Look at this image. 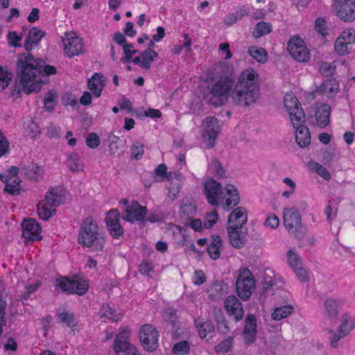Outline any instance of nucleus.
<instances>
[{
    "instance_id": "nucleus-1",
    "label": "nucleus",
    "mask_w": 355,
    "mask_h": 355,
    "mask_svg": "<svg viewBox=\"0 0 355 355\" xmlns=\"http://www.w3.org/2000/svg\"><path fill=\"white\" fill-rule=\"evenodd\" d=\"M261 96L259 75L253 69L243 71L236 82L229 76L220 77L207 94L209 103L215 107L223 105L230 96L232 103L247 107L257 103Z\"/></svg>"
},
{
    "instance_id": "nucleus-2",
    "label": "nucleus",
    "mask_w": 355,
    "mask_h": 355,
    "mask_svg": "<svg viewBox=\"0 0 355 355\" xmlns=\"http://www.w3.org/2000/svg\"><path fill=\"white\" fill-rule=\"evenodd\" d=\"M17 67L19 80L15 83L13 95L19 94L21 92L27 94L32 92H38L41 89V83H32L36 77L42 72L47 76L57 72L54 66L45 64L42 59H35L29 53L20 55Z\"/></svg>"
},
{
    "instance_id": "nucleus-3",
    "label": "nucleus",
    "mask_w": 355,
    "mask_h": 355,
    "mask_svg": "<svg viewBox=\"0 0 355 355\" xmlns=\"http://www.w3.org/2000/svg\"><path fill=\"white\" fill-rule=\"evenodd\" d=\"M78 241L83 247L94 248L96 250L103 248L105 239L101 236L98 226L91 216L83 220L79 230Z\"/></svg>"
},
{
    "instance_id": "nucleus-4",
    "label": "nucleus",
    "mask_w": 355,
    "mask_h": 355,
    "mask_svg": "<svg viewBox=\"0 0 355 355\" xmlns=\"http://www.w3.org/2000/svg\"><path fill=\"white\" fill-rule=\"evenodd\" d=\"M66 191L62 186L50 189L46 195L44 200L37 205V212L42 220H48L56 211L55 207L61 205L65 199Z\"/></svg>"
},
{
    "instance_id": "nucleus-5",
    "label": "nucleus",
    "mask_w": 355,
    "mask_h": 355,
    "mask_svg": "<svg viewBox=\"0 0 355 355\" xmlns=\"http://www.w3.org/2000/svg\"><path fill=\"white\" fill-rule=\"evenodd\" d=\"M283 217L285 227L288 232L297 239H302L304 236V232L297 209L295 207L284 209Z\"/></svg>"
},
{
    "instance_id": "nucleus-6",
    "label": "nucleus",
    "mask_w": 355,
    "mask_h": 355,
    "mask_svg": "<svg viewBox=\"0 0 355 355\" xmlns=\"http://www.w3.org/2000/svg\"><path fill=\"white\" fill-rule=\"evenodd\" d=\"M236 292L243 300H248L255 288V279L250 270L241 268L236 283Z\"/></svg>"
},
{
    "instance_id": "nucleus-7",
    "label": "nucleus",
    "mask_w": 355,
    "mask_h": 355,
    "mask_svg": "<svg viewBox=\"0 0 355 355\" xmlns=\"http://www.w3.org/2000/svg\"><path fill=\"white\" fill-rule=\"evenodd\" d=\"M284 103L291 118L293 125L305 123V114L301 104L293 93H287Z\"/></svg>"
},
{
    "instance_id": "nucleus-8",
    "label": "nucleus",
    "mask_w": 355,
    "mask_h": 355,
    "mask_svg": "<svg viewBox=\"0 0 355 355\" xmlns=\"http://www.w3.org/2000/svg\"><path fill=\"white\" fill-rule=\"evenodd\" d=\"M55 286L67 294L76 293L79 295H83L88 290L87 281L81 279H70L67 277H61L57 279Z\"/></svg>"
},
{
    "instance_id": "nucleus-9",
    "label": "nucleus",
    "mask_w": 355,
    "mask_h": 355,
    "mask_svg": "<svg viewBox=\"0 0 355 355\" xmlns=\"http://www.w3.org/2000/svg\"><path fill=\"white\" fill-rule=\"evenodd\" d=\"M130 331L122 329L116 336L113 349L117 355H139L135 347L128 341Z\"/></svg>"
},
{
    "instance_id": "nucleus-10",
    "label": "nucleus",
    "mask_w": 355,
    "mask_h": 355,
    "mask_svg": "<svg viewBox=\"0 0 355 355\" xmlns=\"http://www.w3.org/2000/svg\"><path fill=\"white\" fill-rule=\"evenodd\" d=\"M204 187V194L209 204L217 206L220 201H223L225 194L221 184L213 178H209L205 182Z\"/></svg>"
},
{
    "instance_id": "nucleus-11",
    "label": "nucleus",
    "mask_w": 355,
    "mask_h": 355,
    "mask_svg": "<svg viewBox=\"0 0 355 355\" xmlns=\"http://www.w3.org/2000/svg\"><path fill=\"white\" fill-rule=\"evenodd\" d=\"M159 333L157 330L150 324L143 325L139 330V338L141 343L147 351L153 352L159 346Z\"/></svg>"
},
{
    "instance_id": "nucleus-12",
    "label": "nucleus",
    "mask_w": 355,
    "mask_h": 355,
    "mask_svg": "<svg viewBox=\"0 0 355 355\" xmlns=\"http://www.w3.org/2000/svg\"><path fill=\"white\" fill-rule=\"evenodd\" d=\"M203 132L202 137L205 141H207L209 148L215 146V141L220 131V126L217 118L207 116L202 121Z\"/></svg>"
},
{
    "instance_id": "nucleus-13",
    "label": "nucleus",
    "mask_w": 355,
    "mask_h": 355,
    "mask_svg": "<svg viewBox=\"0 0 355 355\" xmlns=\"http://www.w3.org/2000/svg\"><path fill=\"white\" fill-rule=\"evenodd\" d=\"M287 49L291 57L300 62H307L310 58L309 52L299 36L293 37L288 41Z\"/></svg>"
},
{
    "instance_id": "nucleus-14",
    "label": "nucleus",
    "mask_w": 355,
    "mask_h": 355,
    "mask_svg": "<svg viewBox=\"0 0 355 355\" xmlns=\"http://www.w3.org/2000/svg\"><path fill=\"white\" fill-rule=\"evenodd\" d=\"M337 15L344 21L355 19V0H335Z\"/></svg>"
},
{
    "instance_id": "nucleus-15",
    "label": "nucleus",
    "mask_w": 355,
    "mask_h": 355,
    "mask_svg": "<svg viewBox=\"0 0 355 355\" xmlns=\"http://www.w3.org/2000/svg\"><path fill=\"white\" fill-rule=\"evenodd\" d=\"M119 212L117 209L110 210L106 215L105 223L111 236L119 239L123 235V229L119 223Z\"/></svg>"
},
{
    "instance_id": "nucleus-16",
    "label": "nucleus",
    "mask_w": 355,
    "mask_h": 355,
    "mask_svg": "<svg viewBox=\"0 0 355 355\" xmlns=\"http://www.w3.org/2000/svg\"><path fill=\"white\" fill-rule=\"evenodd\" d=\"M146 214V207L140 205L137 201L133 200L131 205L125 207L122 218L131 223L136 220L141 221L144 219Z\"/></svg>"
},
{
    "instance_id": "nucleus-17",
    "label": "nucleus",
    "mask_w": 355,
    "mask_h": 355,
    "mask_svg": "<svg viewBox=\"0 0 355 355\" xmlns=\"http://www.w3.org/2000/svg\"><path fill=\"white\" fill-rule=\"evenodd\" d=\"M225 309L229 315L234 317L235 322L241 321L244 316L243 304L234 295H230L226 298Z\"/></svg>"
},
{
    "instance_id": "nucleus-18",
    "label": "nucleus",
    "mask_w": 355,
    "mask_h": 355,
    "mask_svg": "<svg viewBox=\"0 0 355 355\" xmlns=\"http://www.w3.org/2000/svg\"><path fill=\"white\" fill-rule=\"evenodd\" d=\"M64 46V53L69 58H72L82 53L84 51V44L82 39L67 35L62 40Z\"/></svg>"
},
{
    "instance_id": "nucleus-19",
    "label": "nucleus",
    "mask_w": 355,
    "mask_h": 355,
    "mask_svg": "<svg viewBox=\"0 0 355 355\" xmlns=\"http://www.w3.org/2000/svg\"><path fill=\"white\" fill-rule=\"evenodd\" d=\"M22 233L24 238L30 241L40 240L41 227L39 223L33 218H26L21 223Z\"/></svg>"
},
{
    "instance_id": "nucleus-20",
    "label": "nucleus",
    "mask_w": 355,
    "mask_h": 355,
    "mask_svg": "<svg viewBox=\"0 0 355 355\" xmlns=\"http://www.w3.org/2000/svg\"><path fill=\"white\" fill-rule=\"evenodd\" d=\"M248 221V212L243 207L233 210L228 217V227L241 228Z\"/></svg>"
},
{
    "instance_id": "nucleus-21",
    "label": "nucleus",
    "mask_w": 355,
    "mask_h": 355,
    "mask_svg": "<svg viewBox=\"0 0 355 355\" xmlns=\"http://www.w3.org/2000/svg\"><path fill=\"white\" fill-rule=\"evenodd\" d=\"M241 228L227 227L228 236L232 245L237 249L243 248L247 243L246 234L242 232Z\"/></svg>"
},
{
    "instance_id": "nucleus-22",
    "label": "nucleus",
    "mask_w": 355,
    "mask_h": 355,
    "mask_svg": "<svg viewBox=\"0 0 355 355\" xmlns=\"http://www.w3.org/2000/svg\"><path fill=\"white\" fill-rule=\"evenodd\" d=\"M304 123L293 125L295 130V141L301 148H306L311 142V133L309 128L304 125Z\"/></svg>"
},
{
    "instance_id": "nucleus-23",
    "label": "nucleus",
    "mask_w": 355,
    "mask_h": 355,
    "mask_svg": "<svg viewBox=\"0 0 355 355\" xmlns=\"http://www.w3.org/2000/svg\"><path fill=\"white\" fill-rule=\"evenodd\" d=\"M45 33L37 28H32L26 37L24 47L28 52L34 49L44 36Z\"/></svg>"
},
{
    "instance_id": "nucleus-24",
    "label": "nucleus",
    "mask_w": 355,
    "mask_h": 355,
    "mask_svg": "<svg viewBox=\"0 0 355 355\" xmlns=\"http://www.w3.org/2000/svg\"><path fill=\"white\" fill-rule=\"evenodd\" d=\"M105 80L103 76L100 73H95L87 81L88 88L93 92L95 97H99L101 95L104 87Z\"/></svg>"
},
{
    "instance_id": "nucleus-25",
    "label": "nucleus",
    "mask_w": 355,
    "mask_h": 355,
    "mask_svg": "<svg viewBox=\"0 0 355 355\" xmlns=\"http://www.w3.org/2000/svg\"><path fill=\"white\" fill-rule=\"evenodd\" d=\"M223 241L218 235L211 236V240L207 247V252L211 259L214 260L218 259L220 256L222 250Z\"/></svg>"
},
{
    "instance_id": "nucleus-26",
    "label": "nucleus",
    "mask_w": 355,
    "mask_h": 355,
    "mask_svg": "<svg viewBox=\"0 0 355 355\" xmlns=\"http://www.w3.org/2000/svg\"><path fill=\"white\" fill-rule=\"evenodd\" d=\"M225 190L226 193L229 196L225 200V205L227 210H230L239 203V195L237 189L233 185L227 184Z\"/></svg>"
},
{
    "instance_id": "nucleus-27",
    "label": "nucleus",
    "mask_w": 355,
    "mask_h": 355,
    "mask_svg": "<svg viewBox=\"0 0 355 355\" xmlns=\"http://www.w3.org/2000/svg\"><path fill=\"white\" fill-rule=\"evenodd\" d=\"M330 110V106L324 104L315 112V116L317 125L320 128H324L329 124Z\"/></svg>"
},
{
    "instance_id": "nucleus-28",
    "label": "nucleus",
    "mask_w": 355,
    "mask_h": 355,
    "mask_svg": "<svg viewBox=\"0 0 355 355\" xmlns=\"http://www.w3.org/2000/svg\"><path fill=\"white\" fill-rule=\"evenodd\" d=\"M195 324L198 330L199 336L204 338L207 335L214 329L212 322L209 320L205 321L202 318L198 317L195 319Z\"/></svg>"
},
{
    "instance_id": "nucleus-29",
    "label": "nucleus",
    "mask_w": 355,
    "mask_h": 355,
    "mask_svg": "<svg viewBox=\"0 0 355 355\" xmlns=\"http://www.w3.org/2000/svg\"><path fill=\"white\" fill-rule=\"evenodd\" d=\"M43 169L36 165L33 164L31 166H22L21 168V173H24L28 178L32 180L37 181L42 177Z\"/></svg>"
},
{
    "instance_id": "nucleus-30",
    "label": "nucleus",
    "mask_w": 355,
    "mask_h": 355,
    "mask_svg": "<svg viewBox=\"0 0 355 355\" xmlns=\"http://www.w3.org/2000/svg\"><path fill=\"white\" fill-rule=\"evenodd\" d=\"M98 314L101 318H107L113 322L120 320L122 318L121 313H116V311L108 304H103Z\"/></svg>"
},
{
    "instance_id": "nucleus-31",
    "label": "nucleus",
    "mask_w": 355,
    "mask_h": 355,
    "mask_svg": "<svg viewBox=\"0 0 355 355\" xmlns=\"http://www.w3.org/2000/svg\"><path fill=\"white\" fill-rule=\"evenodd\" d=\"M67 165L74 173H78L83 170V164L80 162V156L76 153L68 155Z\"/></svg>"
},
{
    "instance_id": "nucleus-32",
    "label": "nucleus",
    "mask_w": 355,
    "mask_h": 355,
    "mask_svg": "<svg viewBox=\"0 0 355 355\" xmlns=\"http://www.w3.org/2000/svg\"><path fill=\"white\" fill-rule=\"evenodd\" d=\"M196 209L195 205L191 203L184 204L181 206L180 216L182 220H184V225H188V223L196 215Z\"/></svg>"
},
{
    "instance_id": "nucleus-33",
    "label": "nucleus",
    "mask_w": 355,
    "mask_h": 355,
    "mask_svg": "<svg viewBox=\"0 0 355 355\" xmlns=\"http://www.w3.org/2000/svg\"><path fill=\"white\" fill-rule=\"evenodd\" d=\"M140 55L143 61L142 69H149L150 68V64L154 62L155 59L158 55L157 52L150 48L141 52Z\"/></svg>"
},
{
    "instance_id": "nucleus-34",
    "label": "nucleus",
    "mask_w": 355,
    "mask_h": 355,
    "mask_svg": "<svg viewBox=\"0 0 355 355\" xmlns=\"http://www.w3.org/2000/svg\"><path fill=\"white\" fill-rule=\"evenodd\" d=\"M293 311L294 308L292 305L277 307L272 313V318L274 320H280L288 317L293 312Z\"/></svg>"
},
{
    "instance_id": "nucleus-35",
    "label": "nucleus",
    "mask_w": 355,
    "mask_h": 355,
    "mask_svg": "<svg viewBox=\"0 0 355 355\" xmlns=\"http://www.w3.org/2000/svg\"><path fill=\"white\" fill-rule=\"evenodd\" d=\"M248 52L250 56L259 63L263 64L268 60L267 53L263 48L252 46L249 47Z\"/></svg>"
},
{
    "instance_id": "nucleus-36",
    "label": "nucleus",
    "mask_w": 355,
    "mask_h": 355,
    "mask_svg": "<svg viewBox=\"0 0 355 355\" xmlns=\"http://www.w3.org/2000/svg\"><path fill=\"white\" fill-rule=\"evenodd\" d=\"M327 315L331 319H334L338 314V302L333 298L327 299L324 304Z\"/></svg>"
},
{
    "instance_id": "nucleus-37",
    "label": "nucleus",
    "mask_w": 355,
    "mask_h": 355,
    "mask_svg": "<svg viewBox=\"0 0 355 355\" xmlns=\"http://www.w3.org/2000/svg\"><path fill=\"white\" fill-rule=\"evenodd\" d=\"M322 92L329 94L331 96L336 94L339 90V83L336 79H329L324 81L320 87Z\"/></svg>"
},
{
    "instance_id": "nucleus-38",
    "label": "nucleus",
    "mask_w": 355,
    "mask_h": 355,
    "mask_svg": "<svg viewBox=\"0 0 355 355\" xmlns=\"http://www.w3.org/2000/svg\"><path fill=\"white\" fill-rule=\"evenodd\" d=\"M271 24L265 21H260L257 23L255 26V30L253 32V36L255 38L260 37L263 35H267L271 32Z\"/></svg>"
},
{
    "instance_id": "nucleus-39",
    "label": "nucleus",
    "mask_w": 355,
    "mask_h": 355,
    "mask_svg": "<svg viewBox=\"0 0 355 355\" xmlns=\"http://www.w3.org/2000/svg\"><path fill=\"white\" fill-rule=\"evenodd\" d=\"M232 347V338L229 337L215 346L214 349L218 354H226Z\"/></svg>"
},
{
    "instance_id": "nucleus-40",
    "label": "nucleus",
    "mask_w": 355,
    "mask_h": 355,
    "mask_svg": "<svg viewBox=\"0 0 355 355\" xmlns=\"http://www.w3.org/2000/svg\"><path fill=\"white\" fill-rule=\"evenodd\" d=\"M190 350V344L188 341H180L175 344L173 347V352L178 355H184L189 353Z\"/></svg>"
},
{
    "instance_id": "nucleus-41",
    "label": "nucleus",
    "mask_w": 355,
    "mask_h": 355,
    "mask_svg": "<svg viewBox=\"0 0 355 355\" xmlns=\"http://www.w3.org/2000/svg\"><path fill=\"white\" fill-rule=\"evenodd\" d=\"M58 319L60 322L65 323L68 327H72L76 325V319L73 314L63 311L58 313Z\"/></svg>"
},
{
    "instance_id": "nucleus-42",
    "label": "nucleus",
    "mask_w": 355,
    "mask_h": 355,
    "mask_svg": "<svg viewBox=\"0 0 355 355\" xmlns=\"http://www.w3.org/2000/svg\"><path fill=\"white\" fill-rule=\"evenodd\" d=\"M57 98L56 93L53 91H49L44 99V104L46 109L49 111H52L55 105Z\"/></svg>"
},
{
    "instance_id": "nucleus-43",
    "label": "nucleus",
    "mask_w": 355,
    "mask_h": 355,
    "mask_svg": "<svg viewBox=\"0 0 355 355\" xmlns=\"http://www.w3.org/2000/svg\"><path fill=\"white\" fill-rule=\"evenodd\" d=\"M11 180L12 179H8V178H6V180H5L6 185L4 187V191L13 196H17L20 193L21 181H18V183H16V184H12L11 183Z\"/></svg>"
},
{
    "instance_id": "nucleus-44",
    "label": "nucleus",
    "mask_w": 355,
    "mask_h": 355,
    "mask_svg": "<svg viewBox=\"0 0 355 355\" xmlns=\"http://www.w3.org/2000/svg\"><path fill=\"white\" fill-rule=\"evenodd\" d=\"M12 80V73L4 70L0 65V87L1 90L6 89Z\"/></svg>"
},
{
    "instance_id": "nucleus-45",
    "label": "nucleus",
    "mask_w": 355,
    "mask_h": 355,
    "mask_svg": "<svg viewBox=\"0 0 355 355\" xmlns=\"http://www.w3.org/2000/svg\"><path fill=\"white\" fill-rule=\"evenodd\" d=\"M163 318L164 320L172 325L173 328L175 327V324L178 322V316L173 309H166L164 313Z\"/></svg>"
},
{
    "instance_id": "nucleus-46",
    "label": "nucleus",
    "mask_w": 355,
    "mask_h": 355,
    "mask_svg": "<svg viewBox=\"0 0 355 355\" xmlns=\"http://www.w3.org/2000/svg\"><path fill=\"white\" fill-rule=\"evenodd\" d=\"M310 166L318 175L323 178L325 180H329L331 178L330 173L327 169L321 164L315 162H311Z\"/></svg>"
},
{
    "instance_id": "nucleus-47",
    "label": "nucleus",
    "mask_w": 355,
    "mask_h": 355,
    "mask_svg": "<svg viewBox=\"0 0 355 355\" xmlns=\"http://www.w3.org/2000/svg\"><path fill=\"white\" fill-rule=\"evenodd\" d=\"M315 29L319 34L322 36H326L328 34L327 23L324 18L319 17L315 19Z\"/></svg>"
},
{
    "instance_id": "nucleus-48",
    "label": "nucleus",
    "mask_w": 355,
    "mask_h": 355,
    "mask_svg": "<svg viewBox=\"0 0 355 355\" xmlns=\"http://www.w3.org/2000/svg\"><path fill=\"white\" fill-rule=\"evenodd\" d=\"M348 43L338 37L335 42L334 49L339 55L343 56L348 53Z\"/></svg>"
},
{
    "instance_id": "nucleus-49",
    "label": "nucleus",
    "mask_w": 355,
    "mask_h": 355,
    "mask_svg": "<svg viewBox=\"0 0 355 355\" xmlns=\"http://www.w3.org/2000/svg\"><path fill=\"white\" fill-rule=\"evenodd\" d=\"M257 318L253 314H248L244 320L243 330L257 331Z\"/></svg>"
},
{
    "instance_id": "nucleus-50",
    "label": "nucleus",
    "mask_w": 355,
    "mask_h": 355,
    "mask_svg": "<svg viewBox=\"0 0 355 355\" xmlns=\"http://www.w3.org/2000/svg\"><path fill=\"white\" fill-rule=\"evenodd\" d=\"M7 39L8 44L12 46L18 47L21 46L20 42L22 40V35H17L15 31H10L8 33Z\"/></svg>"
},
{
    "instance_id": "nucleus-51",
    "label": "nucleus",
    "mask_w": 355,
    "mask_h": 355,
    "mask_svg": "<svg viewBox=\"0 0 355 355\" xmlns=\"http://www.w3.org/2000/svg\"><path fill=\"white\" fill-rule=\"evenodd\" d=\"M354 327L355 322L354 321H349L347 319L343 320L339 327L340 334H341V336H346Z\"/></svg>"
},
{
    "instance_id": "nucleus-52",
    "label": "nucleus",
    "mask_w": 355,
    "mask_h": 355,
    "mask_svg": "<svg viewBox=\"0 0 355 355\" xmlns=\"http://www.w3.org/2000/svg\"><path fill=\"white\" fill-rule=\"evenodd\" d=\"M288 262L289 266L293 269L302 265L300 257L295 254L292 250L287 252Z\"/></svg>"
},
{
    "instance_id": "nucleus-53",
    "label": "nucleus",
    "mask_w": 355,
    "mask_h": 355,
    "mask_svg": "<svg viewBox=\"0 0 355 355\" xmlns=\"http://www.w3.org/2000/svg\"><path fill=\"white\" fill-rule=\"evenodd\" d=\"M85 144L90 148H96L100 144V138L95 132L89 133L86 137Z\"/></svg>"
},
{
    "instance_id": "nucleus-54",
    "label": "nucleus",
    "mask_w": 355,
    "mask_h": 355,
    "mask_svg": "<svg viewBox=\"0 0 355 355\" xmlns=\"http://www.w3.org/2000/svg\"><path fill=\"white\" fill-rule=\"evenodd\" d=\"M131 153L133 158L139 159L144 154V146L139 141H135L131 147Z\"/></svg>"
},
{
    "instance_id": "nucleus-55",
    "label": "nucleus",
    "mask_w": 355,
    "mask_h": 355,
    "mask_svg": "<svg viewBox=\"0 0 355 355\" xmlns=\"http://www.w3.org/2000/svg\"><path fill=\"white\" fill-rule=\"evenodd\" d=\"M132 47H133L132 44H126L123 45V49L124 53L125 54V56L121 59V61L122 62L130 61L132 58V55L135 54L137 52V50H131V49Z\"/></svg>"
},
{
    "instance_id": "nucleus-56",
    "label": "nucleus",
    "mask_w": 355,
    "mask_h": 355,
    "mask_svg": "<svg viewBox=\"0 0 355 355\" xmlns=\"http://www.w3.org/2000/svg\"><path fill=\"white\" fill-rule=\"evenodd\" d=\"M293 270L295 272L300 281L302 282H307L309 281V274L302 265L294 268Z\"/></svg>"
},
{
    "instance_id": "nucleus-57",
    "label": "nucleus",
    "mask_w": 355,
    "mask_h": 355,
    "mask_svg": "<svg viewBox=\"0 0 355 355\" xmlns=\"http://www.w3.org/2000/svg\"><path fill=\"white\" fill-rule=\"evenodd\" d=\"M139 270L141 275H146L148 277H151L152 273L154 272L152 264L144 261L140 263Z\"/></svg>"
},
{
    "instance_id": "nucleus-58",
    "label": "nucleus",
    "mask_w": 355,
    "mask_h": 355,
    "mask_svg": "<svg viewBox=\"0 0 355 355\" xmlns=\"http://www.w3.org/2000/svg\"><path fill=\"white\" fill-rule=\"evenodd\" d=\"M217 220L218 214L216 212H211L209 214H207L204 221V226L207 229H210L214 226V225L217 222Z\"/></svg>"
},
{
    "instance_id": "nucleus-59",
    "label": "nucleus",
    "mask_w": 355,
    "mask_h": 355,
    "mask_svg": "<svg viewBox=\"0 0 355 355\" xmlns=\"http://www.w3.org/2000/svg\"><path fill=\"white\" fill-rule=\"evenodd\" d=\"M336 67L327 62H323L320 67V71L324 76H329L334 74Z\"/></svg>"
},
{
    "instance_id": "nucleus-60",
    "label": "nucleus",
    "mask_w": 355,
    "mask_h": 355,
    "mask_svg": "<svg viewBox=\"0 0 355 355\" xmlns=\"http://www.w3.org/2000/svg\"><path fill=\"white\" fill-rule=\"evenodd\" d=\"M166 166L164 164H161L154 171V180L155 182L159 181L158 176H162L166 175L167 179L170 178V174H166Z\"/></svg>"
},
{
    "instance_id": "nucleus-61",
    "label": "nucleus",
    "mask_w": 355,
    "mask_h": 355,
    "mask_svg": "<svg viewBox=\"0 0 355 355\" xmlns=\"http://www.w3.org/2000/svg\"><path fill=\"white\" fill-rule=\"evenodd\" d=\"M257 331L243 330V340L246 345H250L255 341Z\"/></svg>"
},
{
    "instance_id": "nucleus-62",
    "label": "nucleus",
    "mask_w": 355,
    "mask_h": 355,
    "mask_svg": "<svg viewBox=\"0 0 355 355\" xmlns=\"http://www.w3.org/2000/svg\"><path fill=\"white\" fill-rule=\"evenodd\" d=\"M9 142L0 130V157L8 153Z\"/></svg>"
},
{
    "instance_id": "nucleus-63",
    "label": "nucleus",
    "mask_w": 355,
    "mask_h": 355,
    "mask_svg": "<svg viewBox=\"0 0 355 355\" xmlns=\"http://www.w3.org/2000/svg\"><path fill=\"white\" fill-rule=\"evenodd\" d=\"M339 38L351 44L355 42V31L354 30L344 31Z\"/></svg>"
},
{
    "instance_id": "nucleus-64",
    "label": "nucleus",
    "mask_w": 355,
    "mask_h": 355,
    "mask_svg": "<svg viewBox=\"0 0 355 355\" xmlns=\"http://www.w3.org/2000/svg\"><path fill=\"white\" fill-rule=\"evenodd\" d=\"M211 166L214 169L215 174L217 177L222 178L225 175V171L222 166V164L217 159H212Z\"/></svg>"
}]
</instances>
